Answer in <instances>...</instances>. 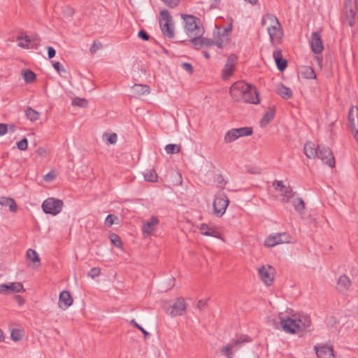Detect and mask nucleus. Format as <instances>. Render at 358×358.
I'll list each match as a JSON object with an SVG mask.
<instances>
[{
    "mask_svg": "<svg viewBox=\"0 0 358 358\" xmlns=\"http://www.w3.org/2000/svg\"><path fill=\"white\" fill-rule=\"evenodd\" d=\"M229 93L235 101H243L253 104L259 103L257 89L243 80L234 83L230 87Z\"/></svg>",
    "mask_w": 358,
    "mask_h": 358,
    "instance_id": "f257e3e1",
    "label": "nucleus"
},
{
    "mask_svg": "<svg viewBox=\"0 0 358 358\" xmlns=\"http://www.w3.org/2000/svg\"><path fill=\"white\" fill-rule=\"evenodd\" d=\"M268 22L270 23V24L267 27V30L270 38L271 41H273L275 39L279 38L281 36V25L278 20L276 18V17L272 14H266L263 17L262 20V25H266Z\"/></svg>",
    "mask_w": 358,
    "mask_h": 358,
    "instance_id": "f03ea898",
    "label": "nucleus"
},
{
    "mask_svg": "<svg viewBox=\"0 0 358 358\" xmlns=\"http://www.w3.org/2000/svg\"><path fill=\"white\" fill-rule=\"evenodd\" d=\"M182 17L185 23V31L189 37L192 36H203L204 29L200 24L199 18L187 15H183Z\"/></svg>",
    "mask_w": 358,
    "mask_h": 358,
    "instance_id": "7ed1b4c3",
    "label": "nucleus"
},
{
    "mask_svg": "<svg viewBox=\"0 0 358 358\" xmlns=\"http://www.w3.org/2000/svg\"><path fill=\"white\" fill-rule=\"evenodd\" d=\"M250 341L251 339L248 336H240L239 337L233 339L226 345L223 346L220 349V352L222 355L225 356L226 358H234V351H236L239 349L243 343Z\"/></svg>",
    "mask_w": 358,
    "mask_h": 358,
    "instance_id": "20e7f679",
    "label": "nucleus"
},
{
    "mask_svg": "<svg viewBox=\"0 0 358 358\" xmlns=\"http://www.w3.org/2000/svg\"><path fill=\"white\" fill-rule=\"evenodd\" d=\"M159 24L163 34L169 38L174 37L173 24L169 12L164 9L160 12Z\"/></svg>",
    "mask_w": 358,
    "mask_h": 358,
    "instance_id": "39448f33",
    "label": "nucleus"
},
{
    "mask_svg": "<svg viewBox=\"0 0 358 358\" xmlns=\"http://www.w3.org/2000/svg\"><path fill=\"white\" fill-rule=\"evenodd\" d=\"M229 203V201L226 194L222 192H217L215 196L213 203L214 213L217 217H222L224 214Z\"/></svg>",
    "mask_w": 358,
    "mask_h": 358,
    "instance_id": "423d86ee",
    "label": "nucleus"
},
{
    "mask_svg": "<svg viewBox=\"0 0 358 358\" xmlns=\"http://www.w3.org/2000/svg\"><path fill=\"white\" fill-rule=\"evenodd\" d=\"M62 201L55 198H48L45 199L42 204L43 210L46 214L52 215L59 214L62 211Z\"/></svg>",
    "mask_w": 358,
    "mask_h": 358,
    "instance_id": "0eeeda50",
    "label": "nucleus"
},
{
    "mask_svg": "<svg viewBox=\"0 0 358 358\" xmlns=\"http://www.w3.org/2000/svg\"><path fill=\"white\" fill-rule=\"evenodd\" d=\"M290 236L287 233H277L270 235L265 240L264 244L266 246L271 248L277 245L289 243Z\"/></svg>",
    "mask_w": 358,
    "mask_h": 358,
    "instance_id": "6e6552de",
    "label": "nucleus"
},
{
    "mask_svg": "<svg viewBox=\"0 0 358 358\" xmlns=\"http://www.w3.org/2000/svg\"><path fill=\"white\" fill-rule=\"evenodd\" d=\"M259 275L264 283L269 286L274 279L275 269L270 265H264L258 269Z\"/></svg>",
    "mask_w": 358,
    "mask_h": 358,
    "instance_id": "1a4fd4ad",
    "label": "nucleus"
},
{
    "mask_svg": "<svg viewBox=\"0 0 358 358\" xmlns=\"http://www.w3.org/2000/svg\"><path fill=\"white\" fill-rule=\"evenodd\" d=\"M280 325L287 333L295 334L299 332V324L296 322V315H293L292 317L280 318Z\"/></svg>",
    "mask_w": 358,
    "mask_h": 358,
    "instance_id": "9d476101",
    "label": "nucleus"
},
{
    "mask_svg": "<svg viewBox=\"0 0 358 358\" xmlns=\"http://www.w3.org/2000/svg\"><path fill=\"white\" fill-rule=\"evenodd\" d=\"M317 157L320 159L324 164L331 168L335 165V160L331 150L327 147H320Z\"/></svg>",
    "mask_w": 358,
    "mask_h": 358,
    "instance_id": "9b49d317",
    "label": "nucleus"
},
{
    "mask_svg": "<svg viewBox=\"0 0 358 358\" xmlns=\"http://www.w3.org/2000/svg\"><path fill=\"white\" fill-rule=\"evenodd\" d=\"M24 292L23 285L20 282L0 285V294H9Z\"/></svg>",
    "mask_w": 358,
    "mask_h": 358,
    "instance_id": "f8f14e48",
    "label": "nucleus"
},
{
    "mask_svg": "<svg viewBox=\"0 0 358 358\" xmlns=\"http://www.w3.org/2000/svg\"><path fill=\"white\" fill-rule=\"evenodd\" d=\"M344 9L350 26H352L353 19L357 11V0H345Z\"/></svg>",
    "mask_w": 358,
    "mask_h": 358,
    "instance_id": "ddd939ff",
    "label": "nucleus"
},
{
    "mask_svg": "<svg viewBox=\"0 0 358 358\" xmlns=\"http://www.w3.org/2000/svg\"><path fill=\"white\" fill-rule=\"evenodd\" d=\"M237 62L236 55L231 54L229 56L227 63L222 71V78L224 80L228 79L234 73L235 66Z\"/></svg>",
    "mask_w": 358,
    "mask_h": 358,
    "instance_id": "4468645a",
    "label": "nucleus"
},
{
    "mask_svg": "<svg viewBox=\"0 0 358 358\" xmlns=\"http://www.w3.org/2000/svg\"><path fill=\"white\" fill-rule=\"evenodd\" d=\"M310 46L312 51L315 54L321 53L324 50L320 31H314L312 33L310 38Z\"/></svg>",
    "mask_w": 358,
    "mask_h": 358,
    "instance_id": "2eb2a0df",
    "label": "nucleus"
},
{
    "mask_svg": "<svg viewBox=\"0 0 358 358\" xmlns=\"http://www.w3.org/2000/svg\"><path fill=\"white\" fill-rule=\"evenodd\" d=\"M186 308L187 307L185 299L182 297H180L177 299L176 302L171 307L169 314L172 317L182 315L185 314Z\"/></svg>",
    "mask_w": 358,
    "mask_h": 358,
    "instance_id": "dca6fc26",
    "label": "nucleus"
},
{
    "mask_svg": "<svg viewBox=\"0 0 358 358\" xmlns=\"http://www.w3.org/2000/svg\"><path fill=\"white\" fill-rule=\"evenodd\" d=\"M159 224V219L152 216L149 220L145 222L142 226V231L145 237H148L152 234L155 230V227Z\"/></svg>",
    "mask_w": 358,
    "mask_h": 358,
    "instance_id": "f3484780",
    "label": "nucleus"
},
{
    "mask_svg": "<svg viewBox=\"0 0 358 358\" xmlns=\"http://www.w3.org/2000/svg\"><path fill=\"white\" fill-rule=\"evenodd\" d=\"M17 40L19 41L18 46L27 49L34 48V42L39 41V39L36 36L31 39L29 36L24 35L23 34L19 35L17 37ZM35 45H37V43H35Z\"/></svg>",
    "mask_w": 358,
    "mask_h": 358,
    "instance_id": "a211bd4d",
    "label": "nucleus"
},
{
    "mask_svg": "<svg viewBox=\"0 0 358 358\" xmlns=\"http://www.w3.org/2000/svg\"><path fill=\"white\" fill-rule=\"evenodd\" d=\"M348 127L352 132L358 129V107L352 106L348 113Z\"/></svg>",
    "mask_w": 358,
    "mask_h": 358,
    "instance_id": "6ab92c4d",
    "label": "nucleus"
},
{
    "mask_svg": "<svg viewBox=\"0 0 358 358\" xmlns=\"http://www.w3.org/2000/svg\"><path fill=\"white\" fill-rule=\"evenodd\" d=\"M296 324H299V332L308 331L311 326V320L308 315H299L296 316Z\"/></svg>",
    "mask_w": 358,
    "mask_h": 358,
    "instance_id": "aec40b11",
    "label": "nucleus"
},
{
    "mask_svg": "<svg viewBox=\"0 0 358 358\" xmlns=\"http://www.w3.org/2000/svg\"><path fill=\"white\" fill-rule=\"evenodd\" d=\"M73 298L68 291H62L59 294L58 305L63 310H66L73 303Z\"/></svg>",
    "mask_w": 358,
    "mask_h": 358,
    "instance_id": "412c9836",
    "label": "nucleus"
},
{
    "mask_svg": "<svg viewBox=\"0 0 358 358\" xmlns=\"http://www.w3.org/2000/svg\"><path fill=\"white\" fill-rule=\"evenodd\" d=\"M315 350L318 358H334L331 346L322 345L319 348L315 346Z\"/></svg>",
    "mask_w": 358,
    "mask_h": 358,
    "instance_id": "4be33fe9",
    "label": "nucleus"
},
{
    "mask_svg": "<svg viewBox=\"0 0 358 358\" xmlns=\"http://www.w3.org/2000/svg\"><path fill=\"white\" fill-rule=\"evenodd\" d=\"M319 148V145H315L313 142L308 141L304 145V153L308 158L315 159L318 155Z\"/></svg>",
    "mask_w": 358,
    "mask_h": 358,
    "instance_id": "5701e85b",
    "label": "nucleus"
},
{
    "mask_svg": "<svg viewBox=\"0 0 358 358\" xmlns=\"http://www.w3.org/2000/svg\"><path fill=\"white\" fill-rule=\"evenodd\" d=\"M201 234L204 236H213L217 238H221V234L214 228L210 227L206 224H201L199 227Z\"/></svg>",
    "mask_w": 358,
    "mask_h": 358,
    "instance_id": "b1692460",
    "label": "nucleus"
},
{
    "mask_svg": "<svg viewBox=\"0 0 358 358\" xmlns=\"http://www.w3.org/2000/svg\"><path fill=\"white\" fill-rule=\"evenodd\" d=\"M273 59L275 62L277 68L280 71H284L287 66V62L285 59L283 58L280 50H275L273 53Z\"/></svg>",
    "mask_w": 358,
    "mask_h": 358,
    "instance_id": "393cba45",
    "label": "nucleus"
},
{
    "mask_svg": "<svg viewBox=\"0 0 358 358\" xmlns=\"http://www.w3.org/2000/svg\"><path fill=\"white\" fill-rule=\"evenodd\" d=\"M351 285V281L347 275H341L338 280L337 289L339 292H346Z\"/></svg>",
    "mask_w": 358,
    "mask_h": 358,
    "instance_id": "a878e982",
    "label": "nucleus"
},
{
    "mask_svg": "<svg viewBox=\"0 0 358 358\" xmlns=\"http://www.w3.org/2000/svg\"><path fill=\"white\" fill-rule=\"evenodd\" d=\"M0 205L8 206L10 211L16 212L17 206L15 200L10 197L2 196L0 198Z\"/></svg>",
    "mask_w": 358,
    "mask_h": 358,
    "instance_id": "bb28decb",
    "label": "nucleus"
},
{
    "mask_svg": "<svg viewBox=\"0 0 358 358\" xmlns=\"http://www.w3.org/2000/svg\"><path fill=\"white\" fill-rule=\"evenodd\" d=\"M131 90L136 96H141L150 93V87L146 85L135 84L132 86Z\"/></svg>",
    "mask_w": 358,
    "mask_h": 358,
    "instance_id": "cd10ccee",
    "label": "nucleus"
},
{
    "mask_svg": "<svg viewBox=\"0 0 358 358\" xmlns=\"http://www.w3.org/2000/svg\"><path fill=\"white\" fill-rule=\"evenodd\" d=\"M276 92L285 99H288L292 96L291 89L285 87L282 84H280L276 87Z\"/></svg>",
    "mask_w": 358,
    "mask_h": 358,
    "instance_id": "c85d7f7f",
    "label": "nucleus"
},
{
    "mask_svg": "<svg viewBox=\"0 0 358 358\" xmlns=\"http://www.w3.org/2000/svg\"><path fill=\"white\" fill-rule=\"evenodd\" d=\"M144 178L146 181L155 182L157 181L158 176L154 169H150L143 173Z\"/></svg>",
    "mask_w": 358,
    "mask_h": 358,
    "instance_id": "c756f323",
    "label": "nucleus"
},
{
    "mask_svg": "<svg viewBox=\"0 0 358 358\" xmlns=\"http://www.w3.org/2000/svg\"><path fill=\"white\" fill-rule=\"evenodd\" d=\"M25 115L31 122H35L38 120L40 113L31 107H29L25 110Z\"/></svg>",
    "mask_w": 358,
    "mask_h": 358,
    "instance_id": "7c9ffc66",
    "label": "nucleus"
},
{
    "mask_svg": "<svg viewBox=\"0 0 358 358\" xmlns=\"http://www.w3.org/2000/svg\"><path fill=\"white\" fill-rule=\"evenodd\" d=\"M235 132L236 133L238 138L243 136H248L252 134V127H241L238 129H234Z\"/></svg>",
    "mask_w": 358,
    "mask_h": 358,
    "instance_id": "2f4dec72",
    "label": "nucleus"
},
{
    "mask_svg": "<svg viewBox=\"0 0 358 358\" xmlns=\"http://www.w3.org/2000/svg\"><path fill=\"white\" fill-rule=\"evenodd\" d=\"M274 115V109H270L268 111L266 112L261 121L262 126H266L269 122H271L273 120Z\"/></svg>",
    "mask_w": 358,
    "mask_h": 358,
    "instance_id": "473e14b6",
    "label": "nucleus"
},
{
    "mask_svg": "<svg viewBox=\"0 0 358 358\" xmlns=\"http://www.w3.org/2000/svg\"><path fill=\"white\" fill-rule=\"evenodd\" d=\"M201 41L203 44V47L204 46L209 47V46L213 45V44H215L218 48H222V43H223L222 39H218L216 41H213L210 39H208L207 38H203L201 36Z\"/></svg>",
    "mask_w": 358,
    "mask_h": 358,
    "instance_id": "72a5a7b5",
    "label": "nucleus"
},
{
    "mask_svg": "<svg viewBox=\"0 0 358 358\" xmlns=\"http://www.w3.org/2000/svg\"><path fill=\"white\" fill-rule=\"evenodd\" d=\"M22 76L27 83H33L36 80V74L29 69L24 70Z\"/></svg>",
    "mask_w": 358,
    "mask_h": 358,
    "instance_id": "f704fd0d",
    "label": "nucleus"
},
{
    "mask_svg": "<svg viewBox=\"0 0 358 358\" xmlns=\"http://www.w3.org/2000/svg\"><path fill=\"white\" fill-rule=\"evenodd\" d=\"M301 73L306 79H313L316 78V74L313 69L309 66H305L301 71Z\"/></svg>",
    "mask_w": 358,
    "mask_h": 358,
    "instance_id": "c9c22d12",
    "label": "nucleus"
},
{
    "mask_svg": "<svg viewBox=\"0 0 358 358\" xmlns=\"http://www.w3.org/2000/svg\"><path fill=\"white\" fill-rule=\"evenodd\" d=\"M292 204L294 206V208L295 210L299 213H303L304 208H305V203L302 199L301 198H296L293 200Z\"/></svg>",
    "mask_w": 358,
    "mask_h": 358,
    "instance_id": "e433bc0d",
    "label": "nucleus"
},
{
    "mask_svg": "<svg viewBox=\"0 0 358 358\" xmlns=\"http://www.w3.org/2000/svg\"><path fill=\"white\" fill-rule=\"evenodd\" d=\"M109 238L111 243L117 248H122V242L121 241L120 237L114 233L109 234Z\"/></svg>",
    "mask_w": 358,
    "mask_h": 358,
    "instance_id": "4c0bfd02",
    "label": "nucleus"
},
{
    "mask_svg": "<svg viewBox=\"0 0 358 358\" xmlns=\"http://www.w3.org/2000/svg\"><path fill=\"white\" fill-rule=\"evenodd\" d=\"M238 138V136H237V134L235 132V130L234 129L228 131L227 132V134H225V136H224V141L226 143L233 142V141H236Z\"/></svg>",
    "mask_w": 358,
    "mask_h": 358,
    "instance_id": "58836bf2",
    "label": "nucleus"
},
{
    "mask_svg": "<svg viewBox=\"0 0 358 358\" xmlns=\"http://www.w3.org/2000/svg\"><path fill=\"white\" fill-rule=\"evenodd\" d=\"M27 257L33 262H40V257L38 254L32 249H29L27 251Z\"/></svg>",
    "mask_w": 358,
    "mask_h": 358,
    "instance_id": "ea45409f",
    "label": "nucleus"
},
{
    "mask_svg": "<svg viewBox=\"0 0 358 358\" xmlns=\"http://www.w3.org/2000/svg\"><path fill=\"white\" fill-rule=\"evenodd\" d=\"M72 105L80 108H86L88 105V101L85 99L75 97L72 101Z\"/></svg>",
    "mask_w": 358,
    "mask_h": 358,
    "instance_id": "a19ab883",
    "label": "nucleus"
},
{
    "mask_svg": "<svg viewBox=\"0 0 358 358\" xmlns=\"http://www.w3.org/2000/svg\"><path fill=\"white\" fill-rule=\"evenodd\" d=\"M201 36H189V38H191V42L196 49H199L203 47V44L201 41Z\"/></svg>",
    "mask_w": 358,
    "mask_h": 358,
    "instance_id": "79ce46f5",
    "label": "nucleus"
},
{
    "mask_svg": "<svg viewBox=\"0 0 358 358\" xmlns=\"http://www.w3.org/2000/svg\"><path fill=\"white\" fill-rule=\"evenodd\" d=\"M165 150L167 154L178 153L180 150V147L176 144H169L166 145Z\"/></svg>",
    "mask_w": 358,
    "mask_h": 358,
    "instance_id": "37998d69",
    "label": "nucleus"
},
{
    "mask_svg": "<svg viewBox=\"0 0 358 358\" xmlns=\"http://www.w3.org/2000/svg\"><path fill=\"white\" fill-rule=\"evenodd\" d=\"M117 220H118V217L116 215L110 214L105 220V224L108 227H111Z\"/></svg>",
    "mask_w": 358,
    "mask_h": 358,
    "instance_id": "c03bdc74",
    "label": "nucleus"
},
{
    "mask_svg": "<svg viewBox=\"0 0 358 358\" xmlns=\"http://www.w3.org/2000/svg\"><path fill=\"white\" fill-rule=\"evenodd\" d=\"M293 196H294V192H293L292 189L290 187L285 188V192L283 194L282 201L287 203L289 201V199L293 197Z\"/></svg>",
    "mask_w": 358,
    "mask_h": 358,
    "instance_id": "a18cd8bd",
    "label": "nucleus"
},
{
    "mask_svg": "<svg viewBox=\"0 0 358 358\" xmlns=\"http://www.w3.org/2000/svg\"><path fill=\"white\" fill-rule=\"evenodd\" d=\"M130 324H132L134 327L139 329L143 334L145 338H148L150 336V334L146 330H145L141 325H139L134 319H132L130 321Z\"/></svg>",
    "mask_w": 358,
    "mask_h": 358,
    "instance_id": "49530a36",
    "label": "nucleus"
},
{
    "mask_svg": "<svg viewBox=\"0 0 358 358\" xmlns=\"http://www.w3.org/2000/svg\"><path fill=\"white\" fill-rule=\"evenodd\" d=\"M17 147L20 150H26L28 148L27 139L26 138H23L21 141L17 143Z\"/></svg>",
    "mask_w": 358,
    "mask_h": 358,
    "instance_id": "de8ad7c7",
    "label": "nucleus"
},
{
    "mask_svg": "<svg viewBox=\"0 0 358 358\" xmlns=\"http://www.w3.org/2000/svg\"><path fill=\"white\" fill-rule=\"evenodd\" d=\"M11 338L15 341H18L22 338V334L20 329H13L10 334Z\"/></svg>",
    "mask_w": 358,
    "mask_h": 358,
    "instance_id": "09e8293b",
    "label": "nucleus"
},
{
    "mask_svg": "<svg viewBox=\"0 0 358 358\" xmlns=\"http://www.w3.org/2000/svg\"><path fill=\"white\" fill-rule=\"evenodd\" d=\"M231 25H229L227 27H224L221 32H218L219 35L223 37V41L225 40L226 41H228V34L231 31Z\"/></svg>",
    "mask_w": 358,
    "mask_h": 358,
    "instance_id": "8fccbe9b",
    "label": "nucleus"
},
{
    "mask_svg": "<svg viewBox=\"0 0 358 358\" xmlns=\"http://www.w3.org/2000/svg\"><path fill=\"white\" fill-rule=\"evenodd\" d=\"M101 274V269L99 267H94L90 269L89 272V276L92 278H94L98 277Z\"/></svg>",
    "mask_w": 358,
    "mask_h": 358,
    "instance_id": "3c124183",
    "label": "nucleus"
},
{
    "mask_svg": "<svg viewBox=\"0 0 358 358\" xmlns=\"http://www.w3.org/2000/svg\"><path fill=\"white\" fill-rule=\"evenodd\" d=\"M53 67L59 74H62V73H66V69L59 62L53 63Z\"/></svg>",
    "mask_w": 358,
    "mask_h": 358,
    "instance_id": "603ef678",
    "label": "nucleus"
},
{
    "mask_svg": "<svg viewBox=\"0 0 358 358\" xmlns=\"http://www.w3.org/2000/svg\"><path fill=\"white\" fill-rule=\"evenodd\" d=\"M56 178L55 171H51L43 176V180L45 182H51Z\"/></svg>",
    "mask_w": 358,
    "mask_h": 358,
    "instance_id": "864d4df0",
    "label": "nucleus"
},
{
    "mask_svg": "<svg viewBox=\"0 0 358 358\" xmlns=\"http://www.w3.org/2000/svg\"><path fill=\"white\" fill-rule=\"evenodd\" d=\"M181 67L190 74L193 73V66L189 63H182Z\"/></svg>",
    "mask_w": 358,
    "mask_h": 358,
    "instance_id": "5fc2aeb1",
    "label": "nucleus"
},
{
    "mask_svg": "<svg viewBox=\"0 0 358 358\" xmlns=\"http://www.w3.org/2000/svg\"><path fill=\"white\" fill-rule=\"evenodd\" d=\"M8 131L7 124L0 123V136L5 135Z\"/></svg>",
    "mask_w": 358,
    "mask_h": 358,
    "instance_id": "6e6d98bb",
    "label": "nucleus"
},
{
    "mask_svg": "<svg viewBox=\"0 0 358 358\" xmlns=\"http://www.w3.org/2000/svg\"><path fill=\"white\" fill-rule=\"evenodd\" d=\"M37 154L41 157H45L48 155V151L44 148H38L37 151Z\"/></svg>",
    "mask_w": 358,
    "mask_h": 358,
    "instance_id": "4d7b16f0",
    "label": "nucleus"
},
{
    "mask_svg": "<svg viewBox=\"0 0 358 358\" xmlns=\"http://www.w3.org/2000/svg\"><path fill=\"white\" fill-rule=\"evenodd\" d=\"M101 43H96L95 41L92 43V45L90 47V52L92 53L96 52L98 50H99L101 48Z\"/></svg>",
    "mask_w": 358,
    "mask_h": 358,
    "instance_id": "13d9d810",
    "label": "nucleus"
},
{
    "mask_svg": "<svg viewBox=\"0 0 358 358\" xmlns=\"http://www.w3.org/2000/svg\"><path fill=\"white\" fill-rule=\"evenodd\" d=\"M138 36L143 41H148L149 39V35L143 29L138 31Z\"/></svg>",
    "mask_w": 358,
    "mask_h": 358,
    "instance_id": "bf43d9fd",
    "label": "nucleus"
},
{
    "mask_svg": "<svg viewBox=\"0 0 358 358\" xmlns=\"http://www.w3.org/2000/svg\"><path fill=\"white\" fill-rule=\"evenodd\" d=\"M117 134L113 133L108 136L107 141L110 144H115L117 142Z\"/></svg>",
    "mask_w": 358,
    "mask_h": 358,
    "instance_id": "052dcab7",
    "label": "nucleus"
},
{
    "mask_svg": "<svg viewBox=\"0 0 358 358\" xmlns=\"http://www.w3.org/2000/svg\"><path fill=\"white\" fill-rule=\"evenodd\" d=\"M273 185L275 187V188L276 189H280V191H282L284 188H285V185H283V182L282 181H280V180H275Z\"/></svg>",
    "mask_w": 358,
    "mask_h": 358,
    "instance_id": "680f3d73",
    "label": "nucleus"
},
{
    "mask_svg": "<svg viewBox=\"0 0 358 358\" xmlns=\"http://www.w3.org/2000/svg\"><path fill=\"white\" fill-rule=\"evenodd\" d=\"M47 49H48V58L49 59L53 58L56 54L55 50L51 46H48Z\"/></svg>",
    "mask_w": 358,
    "mask_h": 358,
    "instance_id": "e2e57ef3",
    "label": "nucleus"
},
{
    "mask_svg": "<svg viewBox=\"0 0 358 358\" xmlns=\"http://www.w3.org/2000/svg\"><path fill=\"white\" fill-rule=\"evenodd\" d=\"M207 305L206 300H199L197 303V308L200 310H203Z\"/></svg>",
    "mask_w": 358,
    "mask_h": 358,
    "instance_id": "0e129e2a",
    "label": "nucleus"
},
{
    "mask_svg": "<svg viewBox=\"0 0 358 358\" xmlns=\"http://www.w3.org/2000/svg\"><path fill=\"white\" fill-rule=\"evenodd\" d=\"M15 299L20 306L24 303V299L20 295L15 296Z\"/></svg>",
    "mask_w": 358,
    "mask_h": 358,
    "instance_id": "69168bd1",
    "label": "nucleus"
},
{
    "mask_svg": "<svg viewBox=\"0 0 358 358\" xmlns=\"http://www.w3.org/2000/svg\"><path fill=\"white\" fill-rule=\"evenodd\" d=\"M8 131L14 132L16 131V126L14 124H8Z\"/></svg>",
    "mask_w": 358,
    "mask_h": 358,
    "instance_id": "338daca9",
    "label": "nucleus"
},
{
    "mask_svg": "<svg viewBox=\"0 0 358 358\" xmlns=\"http://www.w3.org/2000/svg\"><path fill=\"white\" fill-rule=\"evenodd\" d=\"M245 1L249 2L250 3L255 5L257 3L258 0H245Z\"/></svg>",
    "mask_w": 358,
    "mask_h": 358,
    "instance_id": "774afa93",
    "label": "nucleus"
}]
</instances>
